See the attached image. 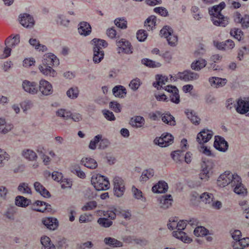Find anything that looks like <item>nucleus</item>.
Listing matches in <instances>:
<instances>
[{
  "label": "nucleus",
  "mask_w": 249,
  "mask_h": 249,
  "mask_svg": "<svg viewBox=\"0 0 249 249\" xmlns=\"http://www.w3.org/2000/svg\"><path fill=\"white\" fill-rule=\"evenodd\" d=\"M226 4L222 1L218 5H214L209 9V13L214 25L225 27L228 24L227 17L221 14V11L225 7Z\"/></svg>",
  "instance_id": "f257e3e1"
},
{
  "label": "nucleus",
  "mask_w": 249,
  "mask_h": 249,
  "mask_svg": "<svg viewBox=\"0 0 249 249\" xmlns=\"http://www.w3.org/2000/svg\"><path fill=\"white\" fill-rule=\"evenodd\" d=\"M172 201L171 195L162 196L160 199V207L163 209H167L171 205Z\"/></svg>",
  "instance_id": "2f4dec72"
},
{
  "label": "nucleus",
  "mask_w": 249,
  "mask_h": 249,
  "mask_svg": "<svg viewBox=\"0 0 249 249\" xmlns=\"http://www.w3.org/2000/svg\"><path fill=\"white\" fill-rule=\"evenodd\" d=\"M119 211L115 208H111L107 211L103 212V215L105 217L110 218L111 220L115 219L117 214Z\"/></svg>",
  "instance_id": "de8ad7c7"
},
{
  "label": "nucleus",
  "mask_w": 249,
  "mask_h": 249,
  "mask_svg": "<svg viewBox=\"0 0 249 249\" xmlns=\"http://www.w3.org/2000/svg\"><path fill=\"white\" fill-rule=\"evenodd\" d=\"M155 172L153 169L149 168L143 171L140 178V181L142 183L145 182L151 178L154 175Z\"/></svg>",
  "instance_id": "c756f323"
},
{
  "label": "nucleus",
  "mask_w": 249,
  "mask_h": 249,
  "mask_svg": "<svg viewBox=\"0 0 249 249\" xmlns=\"http://www.w3.org/2000/svg\"><path fill=\"white\" fill-rule=\"evenodd\" d=\"M142 84L141 80L138 78H136L130 81L129 87L133 91H136Z\"/></svg>",
  "instance_id": "5fc2aeb1"
},
{
  "label": "nucleus",
  "mask_w": 249,
  "mask_h": 249,
  "mask_svg": "<svg viewBox=\"0 0 249 249\" xmlns=\"http://www.w3.org/2000/svg\"><path fill=\"white\" fill-rule=\"evenodd\" d=\"M13 128L12 124H6L5 119L0 117V131L3 134H6L10 131Z\"/></svg>",
  "instance_id": "37998d69"
},
{
  "label": "nucleus",
  "mask_w": 249,
  "mask_h": 249,
  "mask_svg": "<svg viewBox=\"0 0 249 249\" xmlns=\"http://www.w3.org/2000/svg\"><path fill=\"white\" fill-rule=\"evenodd\" d=\"M52 66L40 65L39 66V70L40 72L46 76H49L51 77H55L57 73L52 68Z\"/></svg>",
  "instance_id": "5701e85b"
},
{
  "label": "nucleus",
  "mask_w": 249,
  "mask_h": 249,
  "mask_svg": "<svg viewBox=\"0 0 249 249\" xmlns=\"http://www.w3.org/2000/svg\"><path fill=\"white\" fill-rule=\"evenodd\" d=\"M214 147L219 151L225 152L228 148V142L225 139L219 136H216L214 142Z\"/></svg>",
  "instance_id": "dca6fc26"
},
{
  "label": "nucleus",
  "mask_w": 249,
  "mask_h": 249,
  "mask_svg": "<svg viewBox=\"0 0 249 249\" xmlns=\"http://www.w3.org/2000/svg\"><path fill=\"white\" fill-rule=\"evenodd\" d=\"M207 64V62L205 59L199 58L192 63L191 68L194 71H200L206 66Z\"/></svg>",
  "instance_id": "4be33fe9"
},
{
  "label": "nucleus",
  "mask_w": 249,
  "mask_h": 249,
  "mask_svg": "<svg viewBox=\"0 0 249 249\" xmlns=\"http://www.w3.org/2000/svg\"><path fill=\"white\" fill-rule=\"evenodd\" d=\"M165 90L170 93V98L171 102L178 104L180 102V97L178 94V90L176 87L168 85L166 87Z\"/></svg>",
  "instance_id": "f8f14e48"
},
{
  "label": "nucleus",
  "mask_w": 249,
  "mask_h": 249,
  "mask_svg": "<svg viewBox=\"0 0 249 249\" xmlns=\"http://www.w3.org/2000/svg\"><path fill=\"white\" fill-rule=\"evenodd\" d=\"M9 159V155L4 150L1 149L0 151V167H2L4 161H8Z\"/></svg>",
  "instance_id": "e2e57ef3"
},
{
  "label": "nucleus",
  "mask_w": 249,
  "mask_h": 249,
  "mask_svg": "<svg viewBox=\"0 0 249 249\" xmlns=\"http://www.w3.org/2000/svg\"><path fill=\"white\" fill-rule=\"evenodd\" d=\"M173 236L177 239H180L185 243H191L192 239L188 236L186 233L182 231L177 230L172 232Z\"/></svg>",
  "instance_id": "393cba45"
},
{
  "label": "nucleus",
  "mask_w": 249,
  "mask_h": 249,
  "mask_svg": "<svg viewBox=\"0 0 249 249\" xmlns=\"http://www.w3.org/2000/svg\"><path fill=\"white\" fill-rule=\"evenodd\" d=\"M104 243L110 247L113 248L122 247L123 246V243L112 237H106L104 239Z\"/></svg>",
  "instance_id": "473e14b6"
},
{
  "label": "nucleus",
  "mask_w": 249,
  "mask_h": 249,
  "mask_svg": "<svg viewBox=\"0 0 249 249\" xmlns=\"http://www.w3.org/2000/svg\"><path fill=\"white\" fill-rule=\"evenodd\" d=\"M104 56V51H100L98 49L93 51V60L95 63H98L101 61Z\"/></svg>",
  "instance_id": "864d4df0"
},
{
  "label": "nucleus",
  "mask_w": 249,
  "mask_h": 249,
  "mask_svg": "<svg viewBox=\"0 0 249 249\" xmlns=\"http://www.w3.org/2000/svg\"><path fill=\"white\" fill-rule=\"evenodd\" d=\"M144 122V119L142 117L138 116L131 118L130 123L132 126L140 128L142 126Z\"/></svg>",
  "instance_id": "4c0bfd02"
},
{
  "label": "nucleus",
  "mask_w": 249,
  "mask_h": 249,
  "mask_svg": "<svg viewBox=\"0 0 249 249\" xmlns=\"http://www.w3.org/2000/svg\"><path fill=\"white\" fill-rule=\"evenodd\" d=\"M97 206V203L95 201H91L88 202L82 207L83 211H91L94 209Z\"/></svg>",
  "instance_id": "bf43d9fd"
},
{
  "label": "nucleus",
  "mask_w": 249,
  "mask_h": 249,
  "mask_svg": "<svg viewBox=\"0 0 249 249\" xmlns=\"http://www.w3.org/2000/svg\"><path fill=\"white\" fill-rule=\"evenodd\" d=\"M236 111L242 114H244L249 111V101L245 99H239L236 106Z\"/></svg>",
  "instance_id": "2eb2a0df"
},
{
  "label": "nucleus",
  "mask_w": 249,
  "mask_h": 249,
  "mask_svg": "<svg viewBox=\"0 0 249 249\" xmlns=\"http://www.w3.org/2000/svg\"><path fill=\"white\" fill-rule=\"evenodd\" d=\"M173 33L172 29L169 26H165L163 27L160 31V34L162 36L167 38L169 35Z\"/></svg>",
  "instance_id": "774afa93"
},
{
  "label": "nucleus",
  "mask_w": 249,
  "mask_h": 249,
  "mask_svg": "<svg viewBox=\"0 0 249 249\" xmlns=\"http://www.w3.org/2000/svg\"><path fill=\"white\" fill-rule=\"evenodd\" d=\"M156 81L153 84V86L156 88L157 89H164L166 86H163L166 83H169V79L165 75L158 74L155 77Z\"/></svg>",
  "instance_id": "4468645a"
},
{
  "label": "nucleus",
  "mask_w": 249,
  "mask_h": 249,
  "mask_svg": "<svg viewBox=\"0 0 249 249\" xmlns=\"http://www.w3.org/2000/svg\"><path fill=\"white\" fill-rule=\"evenodd\" d=\"M233 18L234 22L240 24L243 29L249 28V15L243 16L239 12H236L233 15Z\"/></svg>",
  "instance_id": "39448f33"
},
{
  "label": "nucleus",
  "mask_w": 249,
  "mask_h": 249,
  "mask_svg": "<svg viewBox=\"0 0 249 249\" xmlns=\"http://www.w3.org/2000/svg\"><path fill=\"white\" fill-rule=\"evenodd\" d=\"M81 163L85 167L90 169H95L97 167V163L96 161L91 158H83Z\"/></svg>",
  "instance_id": "cd10ccee"
},
{
  "label": "nucleus",
  "mask_w": 249,
  "mask_h": 249,
  "mask_svg": "<svg viewBox=\"0 0 249 249\" xmlns=\"http://www.w3.org/2000/svg\"><path fill=\"white\" fill-rule=\"evenodd\" d=\"M232 187H234L233 191L236 194L243 196L247 195V190L242 183V180L240 177H236L232 182Z\"/></svg>",
  "instance_id": "423d86ee"
},
{
  "label": "nucleus",
  "mask_w": 249,
  "mask_h": 249,
  "mask_svg": "<svg viewBox=\"0 0 249 249\" xmlns=\"http://www.w3.org/2000/svg\"><path fill=\"white\" fill-rule=\"evenodd\" d=\"M78 31L80 35L86 36L91 33V27L88 22L82 21L78 24Z\"/></svg>",
  "instance_id": "f3484780"
},
{
  "label": "nucleus",
  "mask_w": 249,
  "mask_h": 249,
  "mask_svg": "<svg viewBox=\"0 0 249 249\" xmlns=\"http://www.w3.org/2000/svg\"><path fill=\"white\" fill-rule=\"evenodd\" d=\"M132 191L135 198L138 199H141L143 201H145V198L143 197L141 191L136 188L134 186H133L132 188Z\"/></svg>",
  "instance_id": "338daca9"
},
{
  "label": "nucleus",
  "mask_w": 249,
  "mask_h": 249,
  "mask_svg": "<svg viewBox=\"0 0 249 249\" xmlns=\"http://www.w3.org/2000/svg\"><path fill=\"white\" fill-rule=\"evenodd\" d=\"M162 121L166 124L171 125H175L174 117L168 113L162 114L161 116Z\"/></svg>",
  "instance_id": "3c124183"
},
{
  "label": "nucleus",
  "mask_w": 249,
  "mask_h": 249,
  "mask_svg": "<svg viewBox=\"0 0 249 249\" xmlns=\"http://www.w3.org/2000/svg\"><path fill=\"white\" fill-rule=\"evenodd\" d=\"M168 189L167 183L163 180H160L158 183L154 185L152 190L155 193H165Z\"/></svg>",
  "instance_id": "412c9836"
},
{
  "label": "nucleus",
  "mask_w": 249,
  "mask_h": 249,
  "mask_svg": "<svg viewBox=\"0 0 249 249\" xmlns=\"http://www.w3.org/2000/svg\"><path fill=\"white\" fill-rule=\"evenodd\" d=\"M249 245V238H243L241 239L238 242H234L233 248L234 249H244Z\"/></svg>",
  "instance_id": "58836bf2"
},
{
  "label": "nucleus",
  "mask_w": 249,
  "mask_h": 249,
  "mask_svg": "<svg viewBox=\"0 0 249 249\" xmlns=\"http://www.w3.org/2000/svg\"><path fill=\"white\" fill-rule=\"evenodd\" d=\"M239 177L236 174H232L230 171H225L221 174L217 180V184L220 187H224L230 184L231 186L235 177Z\"/></svg>",
  "instance_id": "7ed1b4c3"
},
{
  "label": "nucleus",
  "mask_w": 249,
  "mask_h": 249,
  "mask_svg": "<svg viewBox=\"0 0 249 249\" xmlns=\"http://www.w3.org/2000/svg\"><path fill=\"white\" fill-rule=\"evenodd\" d=\"M194 233L196 236H206L209 234V231L204 227L198 226L194 230Z\"/></svg>",
  "instance_id": "603ef678"
},
{
  "label": "nucleus",
  "mask_w": 249,
  "mask_h": 249,
  "mask_svg": "<svg viewBox=\"0 0 249 249\" xmlns=\"http://www.w3.org/2000/svg\"><path fill=\"white\" fill-rule=\"evenodd\" d=\"M168 44L171 46H176L177 44L178 38L175 34L172 33L166 38Z\"/></svg>",
  "instance_id": "0e129e2a"
},
{
  "label": "nucleus",
  "mask_w": 249,
  "mask_h": 249,
  "mask_svg": "<svg viewBox=\"0 0 249 249\" xmlns=\"http://www.w3.org/2000/svg\"><path fill=\"white\" fill-rule=\"evenodd\" d=\"M79 94V89L76 86H73L67 91L66 95L71 99H76Z\"/></svg>",
  "instance_id": "c9c22d12"
},
{
  "label": "nucleus",
  "mask_w": 249,
  "mask_h": 249,
  "mask_svg": "<svg viewBox=\"0 0 249 249\" xmlns=\"http://www.w3.org/2000/svg\"><path fill=\"white\" fill-rule=\"evenodd\" d=\"M91 42L94 44L93 51H95V49H98L100 51H103L102 48H105L107 46V42L102 39L94 38L92 40Z\"/></svg>",
  "instance_id": "72a5a7b5"
},
{
  "label": "nucleus",
  "mask_w": 249,
  "mask_h": 249,
  "mask_svg": "<svg viewBox=\"0 0 249 249\" xmlns=\"http://www.w3.org/2000/svg\"><path fill=\"white\" fill-rule=\"evenodd\" d=\"M22 87L26 92L31 94H36L38 91V85L35 82L24 80Z\"/></svg>",
  "instance_id": "9d476101"
},
{
  "label": "nucleus",
  "mask_w": 249,
  "mask_h": 249,
  "mask_svg": "<svg viewBox=\"0 0 249 249\" xmlns=\"http://www.w3.org/2000/svg\"><path fill=\"white\" fill-rule=\"evenodd\" d=\"M40 242L42 245V249H50L52 247H55L52 244L50 238L48 236H42L41 238Z\"/></svg>",
  "instance_id": "8fccbe9b"
},
{
  "label": "nucleus",
  "mask_w": 249,
  "mask_h": 249,
  "mask_svg": "<svg viewBox=\"0 0 249 249\" xmlns=\"http://www.w3.org/2000/svg\"><path fill=\"white\" fill-rule=\"evenodd\" d=\"M38 91L43 95H50L53 92L52 85L48 81L41 79L39 83Z\"/></svg>",
  "instance_id": "0eeeda50"
},
{
  "label": "nucleus",
  "mask_w": 249,
  "mask_h": 249,
  "mask_svg": "<svg viewBox=\"0 0 249 249\" xmlns=\"http://www.w3.org/2000/svg\"><path fill=\"white\" fill-rule=\"evenodd\" d=\"M31 201L23 196H18L15 199L16 205L19 207H25L31 204Z\"/></svg>",
  "instance_id": "e433bc0d"
},
{
  "label": "nucleus",
  "mask_w": 249,
  "mask_h": 249,
  "mask_svg": "<svg viewBox=\"0 0 249 249\" xmlns=\"http://www.w3.org/2000/svg\"><path fill=\"white\" fill-rule=\"evenodd\" d=\"M178 218L177 217H171L169 220L167 226L169 229L173 230L177 229L178 227Z\"/></svg>",
  "instance_id": "69168bd1"
},
{
  "label": "nucleus",
  "mask_w": 249,
  "mask_h": 249,
  "mask_svg": "<svg viewBox=\"0 0 249 249\" xmlns=\"http://www.w3.org/2000/svg\"><path fill=\"white\" fill-rule=\"evenodd\" d=\"M214 196L213 194L208 192L202 193L200 196V199L202 202L210 205L213 200Z\"/></svg>",
  "instance_id": "a19ab883"
},
{
  "label": "nucleus",
  "mask_w": 249,
  "mask_h": 249,
  "mask_svg": "<svg viewBox=\"0 0 249 249\" xmlns=\"http://www.w3.org/2000/svg\"><path fill=\"white\" fill-rule=\"evenodd\" d=\"M36 191L44 197H49L50 194L48 190L39 182H35L34 184Z\"/></svg>",
  "instance_id": "c85d7f7f"
},
{
  "label": "nucleus",
  "mask_w": 249,
  "mask_h": 249,
  "mask_svg": "<svg viewBox=\"0 0 249 249\" xmlns=\"http://www.w3.org/2000/svg\"><path fill=\"white\" fill-rule=\"evenodd\" d=\"M59 63V59L54 54L52 53H48L43 55L42 63L41 65L57 66Z\"/></svg>",
  "instance_id": "ddd939ff"
},
{
  "label": "nucleus",
  "mask_w": 249,
  "mask_h": 249,
  "mask_svg": "<svg viewBox=\"0 0 249 249\" xmlns=\"http://www.w3.org/2000/svg\"><path fill=\"white\" fill-rule=\"evenodd\" d=\"M185 113L192 123L196 125L199 124L200 120L196 115V113L194 111L188 109L185 111Z\"/></svg>",
  "instance_id": "79ce46f5"
},
{
  "label": "nucleus",
  "mask_w": 249,
  "mask_h": 249,
  "mask_svg": "<svg viewBox=\"0 0 249 249\" xmlns=\"http://www.w3.org/2000/svg\"><path fill=\"white\" fill-rule=\"evenodd\" d=\"M35 205L36 206L39 207L38 208H39L41 206H44L43 208H34L35 210H36V211H37V212L43 213L45 211H46V210L49 211L51 209V206L50 204L46 203L44 202L41 201H38V200L36 201L35 202Z\"/></svg>",
  "instance_id": "09e8293b"
},
{
  "label": "nucleus",
  "mask_w": 249,
  "mask_h": 249,
  "mask_svg": "<svg viewBox=\"0 0 249 249\" xmlns=\"http://www.w3.org/2000/svg\"><path fill=\"white\" fill-rule=\"evenodd\" d=\"M114 23L120 28L124 29L127 28V21L124 18H120L115 19Z\"/></svg>",
  "instance_id": "680f3d73"
},
{
  "label": "nucleus",
  "mask_w": 249,
  "mask_h": 249,
  "mask_svg": "<svg viewBox=\"0 0 249 249\" xmlns=\"http://www.w3.org/2000/svg\"><path fill=\"white\" fill-rule=\"evenodd\" d=\"M213 163L210 160L204 161L201 164V170L208 174L210 176L212 173Z\"/></svg>",
  "instance_id": "f704fd0d"
},
{
  "label": "nucleus",
  "mask_w": 249,
  "mask_h": 249,
  "mask_svg": "<svg viewBox=\"0 0 249 249\" xmlns=\"http://www.w3.org/2000/svg\"><path fill=\"white\" fill-rule=\"evenodd\" d=\"M71 171L74 174L81 178H86L85 173L81 170L80 166L77 164H74L71 166Z\"/></svg>",
  "instance_id": "a18cd8bd"
},
{
  "label": "nucleus",
  "mask_w": 249,
  "mask_h": 249,
  "mask_svg": "<svg viewBox=\"0 0 249 249\" xmlns=\"http://www.w3.org/2000/svg\"><path fill=\"white\" fill-rule=\"evenodd\" d=\"M142 63L143 65L151 68L159 67L161 64L159 62H156L147 58L142 60Z\"/></svg>",
  "instance_id": "052dcab7"
},
{
  "label": "nucleus",
  "mask_w": 249,
  "mask_h": 249,
  "mask_svg": "<svg viewBox=\"0 0 249 249\" xmlns=\"http://www.w3.org/2000/svg\"><path fill=\"white\" fill-rule=\"evenodd\" d=\"M177 76L181 80L185 81H189L197 80L199 78V75L191 70H186L183 72H178Z\"/></svg>",
  "instance_id": "6e6552de"
},
{
  "label": "nucleus",
  "mask_w": 249,
  "mask_h": 249,
  "mask_svg": "<svg viewBox=\"0 0 249 249\" xmlns=\"http://www.w3.org/2000/svg\"><path fill=\"white\" fill-rule=\"evenodd\" d=\"M213 135V132L209 129H204L197 135L196 141L200 144L207 142Z\"/></svg>",
  "instance_id": "1a4fd4ad"
},
{
  "label": "nucleus",
  "mask_w": 249,
  "mask_h": 249,
  "mask_svg": "<svg viewBox=\"0 0 249 249\" xmlns=\"http://www.w3.org/2000/svg\"><path fill=\"white\" fill-rule=\"evenodd\" d=\"M97 223L101 226L104 228H108L112 225V221L109 220L107 218H99L97 220Z\"/></svg>",
  "instance_id": "13d9d810"
},
{
  "label": "nucleus",
  "mask_w": 249,
  "mask_h": 249,
  "mask_svg": "<svg viewBox=\"0 0 249 249\" xmlns=\"http://www.w3.org/2000/svg\"><path fill=\"white\" fill-rule=\"evenodd\" d=\"M102 135L98 134L92 139L89 144V147L91 150H95L97 147V144L100 143Z\"/></svg>",
  "instance_id": "6e6d98bb"
},
{
  "label": "nucleus",
  "mask_w": 249,
  "mask_h": 249,
  "mask_svg": "<svg viewBox=\"0 0 249 249\" xmlns=\"http://www.w3.org/2000/svg\"><path fill=\"white\" fill-rule=\"evenodd\" d=\"M114 195L117 197L122 196L125 190L124 180L119 177H116L113 179Z\"/></svg>",
  "instance_id": "20e7f679"
},
{
  "label": "nucleus",
  "mask_w": 249,
  "mask_h": 249,
  "mask_svg": "<svg viewBox=\"0 0 249 249\" xmlns=\"http://www.w3.org/2000/svg\"><path fill=\"white\" fill-rule=\"evenodd\" d=\"M91 182L97 191L107 190L110 187V183L107 178L100 174L93 175Z\"/></svg>",
  "instance_id": "f03ea898"
},
{
  "label": "nucleus",
  "mask_w": 249,
  "mask_h": 249,
  "mask_svg": "<svg viewBox=\"0 0 249 249\" xmlns=\"http://www.w3.org/2000/svg\"><path fill=\"white\" fill-rule=\"evenodd\" d=\"M56 115L59 117L62 118L65 120H67L71 118V113L67 109L60 108L56 111Z\"/></svg>",
  "instance_id": "49530a36"
},
{
  "label": "nucleus",
  "mask_w": 249,
  "mask_h": 249,
  "mask_svg": "<svg viewBox=\"0 0 249 249\" xmlns=\"http://www.w3.org/2000/svg\"><path fill=\"white\" fill-rule=\"evenodd\" d=\"M19 21L22 26L26 28H32L35 24V21L33 17L26 13L20 15L19 16Z\"/></svg>",
  "instance_id": "9b49d317"
},
{
  "label": "nucleus",
  "mask_w": 249,
  "mask_h": 249,
  "mask_svg": "<svg viewBox=\"0 0 249 249\" xmlns=\"http://www.w3.org/2000/svg\"><path fill=\"white\" fill-rule=\"evenodd\" d=\"M116 45L122 52L128 54L131 53L132 52L130 43L124 39H121L119 41H117Z\"/></svg>",
  "instance_id": "6ab92c4d"
},
{
  "label": "nucleus",
  "mask_w": 249,
  "mask_h": 249,
  "mask_svg": "<svg viewBox=\"0 0 249 249\" xmlns=\"http://www.w3.org/2000/svg\"><path fill=\"white\" fill-rule=\"evenodd\" d=\"M57 23L65 27H68L70 23V20L65 15L60 14L57 15L56 18Z\"/></svg>",
  "instance_id": "ea45409f"
},
{
  "label": "nucleus",
  "mask_w": 249,
  "mask_h": 249,
  "mask_svg": "<svg viewBox=\"0 0 249 249\" xmlns=\"http://www.w3.org/2000/svg\"><path fill=\"white\" fill-rule=\"evenodd\" d=\"M42 223L51 230H55L58 226L57 219L53 217H46L42 220Z\"/></svg>",
  "instance_id": "aec40b11"
},
{
  "label": "nucleus",
  "mask_w": 249,
  "mask_h": 249,
  "mask_svg": "<svg viewBox=\"0 0 249 249\" xmlns=\"http://www.w3.org/2000/svg\"><path fill=\"white\" fill-rule=\"evenodd\" d=\"M215 46L219 50H229L234 47L235 44L232 40L228 39L224 42L216 43Z\"/></svg>",
  "instance_id": "b1692460"
},
{
  "label": "nucleus",
  "mask_w": 249,
  "mask_h": 249,
  "mask_svg": "<svg viewBox=\"0 0 249 249\" xmlns=\"http://www.w3.org/2000/svg\"><path fill=\"white\" fill-rule=\"evenodd\" d=\"M20 42L19 35L17 34L12 37V36H9L5 40V44L6 46L14 47Z\"/></svg>",
  "instance_id": "7c9ffc66"
},
{
  "label": "nucleus",
  "mask_w": 249,
  "mask_h": 249,
  "mask_svg": "<svg viewBox=\"0 0 249 249\" xmlns=\"http://www.w3.org/2000/svg\"><path fill=\"white\" fill-rule=\"evenodd\" d=\"M112 93L115 97L124 98L126 94V89L124 86L118 85L113 88Z\"/></svg>",
  "instance_id": "bb28decb"
},
{
  "label": "nucleus",
  "mask_w": 249,
  "mask_h": 249,
  "mask_svg": "<svg viewBox=\"0 0 249 249\" xmlns=\"http://www.w3.org/2000/svg\"><path fill=\"white\" fill-rule=\"evenodd\" d=\"M230 35L238 41H240L243 36V32L240 29L234 28L231 30Z\"/></svg>",
  "instance_id": "4d7b16f0"
},
{
  "label": "nucleus",
  "mask_w": 249,
  "mask_h": 249,
  "mask_svg": "<svg viewBox=\"0 0 249 249\" xmlns=\"http://www.w3.org/2000/svg\"><path fill=\"white\" fill-rule=\"evenodd\" d=\"M18 190L22 194L31 195L32 191L28 183L26 182L20 183L18 187Z\"/></svg>",
  "instance_id": "c03bdc74"
},
{
  "label": "nucleus",
  "mask_w": 249,
  "mask_h": 249,
  "mask_svg": "<svg viewBox=\"0 0 249 249\" xmlns=\"http://www.w3.org/2000/svg\"><path fill=\"white\" fill-rule=\"evenodd\" d=\"M22 156L29 161H36L37 159V155L36 153L30 149H24L21 152Z\"/></svg>",
  "instance_id": "a878e982"
},
{
  "label": "nucleus",
  "mask_w": 249,
  "mask_h": 249,
  "mask_svg": "<svg viewBox=\"0 0 249 249\" xmlns=\"http://www.w3.org/2000/svg\"><path fill=\"white\" fill-rule=\"evenodd\" d=\"M209 82L210 85L214 88H219L224 86L227 82L225 78H221L217 77H212L209 78Z\"/></svg>",
  "instance_id": "a211bd4d"
}]
</instances>
